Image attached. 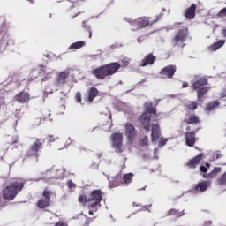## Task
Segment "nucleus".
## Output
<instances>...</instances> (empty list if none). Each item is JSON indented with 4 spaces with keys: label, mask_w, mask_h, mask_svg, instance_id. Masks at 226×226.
Wrapping results in <instances>:
<instances>
[{
    "label": "nucleus",
    "mask_w": 226,
    "mask_h": 226,
    "mask_svg": "<svg viewBox=\"0 0 226 226\" xmlns=\"http://www.w3.org/2000/svg\"><path fill=\"white\" fill-rule=\"evenodd\" d=\"M24 188V180L18 178L12 180L10 185H7L3 190V197L5 200H13L19 194V192H22Z\"/></svg>",
    "instance_id": "nucleus-1"
},
{
    "label": "nucleus",
    "mask_w": 226,
    "mask_h": 226,
    "mask_svg": "<svg viewBox=\"0 0 226 226\" xmlns=\"http://www.w3.org/2000/svg\"><path fill=\"white\" fill-rule=\"evenodd\" d=\"M121 68V64L119 63H112L107 65H103L97 69L92 71V73L99 79V80H103L105 77H109V75H114L117 70Z\"/></svg>",
    "instance_id": "nucleus-2"
},
{
    "label": "nucleus",
    "mask_w": 226,
    "mask_h": 226,
    "mask_svg": "<svg viewBox=\"0 0 226 226\" xmlns=\"http://www.w3.org/2000/svg\"><path fill=\"white\" fill-rule=\"evenodd\" d=\"M145 109L146 111L139 117V121L142 124L144 130L149 132L151 128V115L156 116V108L153 107L150 102H146Z\"/></svg>",
    "instance_id": "nucleus-3"
},
{
    "label": "nucleus",
    "mask_w": 226,
    "mask_h": 226,
    "mask_svg": "<svg viewBox=\"0 0 226 226\" xmlns=\"http://www.w3.org/2000/svg\"><path fill=\"white\" fill-rule=\"evenodd\" d=\"M188 38V28L184 27L181 28L175 35L174 39L172 40L173 47H185V41Z\"/></svg>",
    "instance_id": "nucleus-4"
},
{
    "label": "nucleus",
    "mask_w": 226,
    "mask_h": 226,
    "mask_svg": "<svg viewBox=\"0 0 226 226\" xmlns=\"http://www.w3.org/2000/svg\"><path fill=\"white\" fill-rule=\"evenodd\" d=\"M102 199H103V196L102 195V191H93L91 197L88 199V200L91 202L89 208L94 209V211H97L98 207H100L101 206L100 202H102Z\"/></svg>",
    "instance_id": "nucleus-5"
},
{
    "label": "nucleus",
    "mask_w": 226,
    "mask_h": 226,
    "mask_svg": "<svg viewBox=\"0 0 226 226\" xmlns=\"http://www.w3.org/2000/svg\"><path fill=\"white\" fill-rule=\"evenodd\" d=\"M125 137L127 139V144L132 146L135 142V139H137V129H135V125L132 124H125Z\"/></svg>",
    "instance_id": "nucleus-6"
},
{
    "label": "nucleus",
    "mask_w": 226,
    "mask_h": 226,
    "mask_svg": "<svg viewBox=\"0 0 226 226\" xmlns=\"http://www.w3.org/2000/svg\"><path fill=\"white\" fill-rule=\"evenodd\" d=\"M162 17V14L156 17L155 19L151 18H139L132 21V26H137V27H147V26H153L155 22H158V19Z\"/></svg>",
    "instance_id": "nucleus-7"
},
{
    "label": "nucleus",
    "mask_w": 226,
    "mask_h": 226,
    "mask_svg": "<svg viewBox=\"0 0 226 226\" xmlns=\"http://www.w3.org/2000/svg\"><path fill=\"white\" fill-rule=\"evenodd\" d=\"M111 146L116 153H121L123 150V134L116 132L111 136Z\"/></svg>",
    "instance_id": "nucleus-8"
},
{
    "label": "nucleus",
    "mask_w": 226,
    "mask_h": 226,
    "mask_svg": "<svg viewBox=\"0 0 226 226\" xmlns=\"http://www.w3.org/2000/svg\"><path fill=\"white\" fill-rule=\"evenodd\" d=\"M50 191H44L42 197L37 202V207L40 209H45V207H49V206H50Z\"/></svg>",
    "instance_id": "nucleus-9"
},
{
    "label": "nucleus",
    "mask_w": 226,
    "mask_h": 226,
    "mask_svg": "<svg viewBox=\"0 0 226 226\" xmlns=\"http://www.w3.org/2000/svg\"><path fill=\"white\" fill-rule=\"evenodd\" d=\"M162 137V129H160V124H153L151 126V140L153 144H156Z\"/></svg>",
    "instance_id": "nucleus-10"
},
{
    "label": "nucleus",
    "mask_w": 226,
    "mask_h": 226,
    "mask_svg": "<svg viewBox=\"0 0 226 226\" xmlns=\"http://www.w3.org/2000/svg\"><path fill=\"white\" fill-rule=\"evenodd\" d=\"M68 77H70V71L66 70L60 72L55 81V86H64V84H66V80H68Z\"/></svg>",
    "instance_id": "nucleus-11"
},
{
    "label": "nucleus",
    "mask_w": 226,
    "mask_h": 226,
    "mask_svg": "<svg viewBox=\"0 0 226 226\" xmlns=\"http://www.w3.org/2000/svg\"><path fill=\"white\" fill-rule=\"evenodd\" d=\"M64 174V169H60L58 170L56 167H53L51 170H48L46 172L47 178L46 179H50V177H55L56 179L61 178V177Z\"/></svg>",
    "instance_id": "nucleus-12"
},
{
    "label": "nucleus",
    "mask_w": 226,
    "mask_h": 226,
    "mask_svg": "<svg viewBox=\"0 0 226 226\" xmlns=\"http://www.w3.org/2000/svg\"><path fill=\"white\" fill-rule=\"evenodd\" d=\"M207 188H211V181H201L195 185L194 192L196 193H204L207 191Z\"/></svg>",
    "instance_id": "nucleus-13"
},
{
    "label": "nucleus",
    "mask_w": 226,
    "mask_h": 226,
    "mask_svg": "<svg viewBox=\"0 0 226 226\" xmlns=\"http://www.w3.org/2000/svg\"><path fill=\"white\" fill-rule=\"evenodd\" d=\"M204 154H200L199 155H196L192 159L189 160L186 165L189 169H197V166L200 163V162H202Z\"/></svg>",
    "instance_id": "nucleus-14"
},
{
    "label": "nucleus",
    "mask_w": 226,
    "mask_h": 226,
    "mask_svg": "<svg viewBox=\"0 0 226 226\" xmlns=\"http://www.w3.org/2000/svg\"><path fill=\"white\" fill-rule=\"evenodd\" d=\"M196 11L197 5L195 4H192L190 7L186 8L184 11V17H185V19H188L189 20H192V19H195Z\"/></svg>",
    "instance_id": "nucleus-15"
},
{
    "label": "nucleus",
    "mask_w": 226,
    "mask_h": 226,
    "mask_svg": "<svg viewBox=\"0 0 226 226\" xmlns=\"http://www.w3.org/2000/svg\"><path fill=\"white\" fill-rule=\"evenodd\" d=\"M174 73H176V66L174 65H169L161 71V75H162V77H168V79H171Z\"/></svg>",
    "instance_id": "nucleus-16"
},
{
    "label": "nucleus",
    "mask_w": 226,
    "mask_h": 226,
    "mask_svg": "<svg viewBox=\"0 0 226 226\" xmlns=\"http://www.w3.org/2000/svg\"><path fill=\"white\" fill-rule=\"evenodd\" d=\"M223 45H225V41L220 40L219 41L215 42L214 44L208 46L207 48V52H216V50H218V49H222Z\"/></svg>",
    "instance_id": "nucleus-17"
},
{
    "label": "nucleus",
    "mask_w": 226,
    "mask_h": 226,
    "mask_svg": "<svg viewBox=\"0 0 226 226\" xmlns=\"http://www.w3.org/2000/svg\"><path fill=\"white\" fill-rule=\"evenodd\" d=\"M156 61V56L152 54L147 55L141 62V66H148V64L153 65Z\"/></svg>",
    "instance_id": "nucleus-18"
},
{
    "label": "nucleus",
    "mask_w": 226,
    "mask_h": 226,
    "mask_svg": "<svg viewBox=\"0 0 226 226\" xmlns=\"http://www.w3.org/2000/svg\"><path fill=\"white\" fill-rule=\"evenodd\" d=\"M15 100L19 102V103H26L29 102V94L26 92H21L15 96Z\"/></svg>",
    "instance_id": "nucleus-19"
},
{
    "label": "nucleus",
    "mask_w": 226,
    "mask_h": 226,
    "mask_svg": "<svg viewBox=\"0 0 226 226\" xmlns=\"http://www.w3.org/2000/svg\"><path fill=\"white\" fill-rule=\"evenodd\" d=\"M45 142L42 139H36V141L32 145L31 151L32 154H36L38 151H40V147H41V145Z\"/></svg>",
    "instance_id": "nucleus-20"
},
{
    "label": "nucleus",
    "mask_w": 226,
    "mask_h": 226,
    "mask_svg": "<svg viewBox=\"0 0 226 226\" xmlns=\"http://www.w3.org/2000/svg\"><path fill=\"white\" fill-rule=\"evenodd\" d=\"M184 123H186V124H197L199 123V117L196 115H187Z\"/></svg>",
    "instance_id": "nucleus-21"
},
{
    "label": "nucleus",
    "mask_w": 226,
    "mask_h": 226,
    "mask_svg": "<svg viewBox=\"0 0 226 226\" xmlns=\"http://www.w3.org/2000/svg\"><path fill=\"white\" fill-rule=\"evenodd\" d=\"M167 216H176L177 218H181V216H185V210H177L175 208L170 209Z\"/></svg>",
    "instance_id": "nucleus-22"
},
{
    "label": "nucleus",
    "mask_w": 226,
    "mask_h": 226,
    "mask_svg": "<svg viewBox=\"0 0 226 226\" xmlns=\"http://www.w3.org/2000/svg\"><path fill=\"white\" fill-rule=\"evenodd\" d=\"M185 140L187 146L190 147H192V146L195 144V133L194 132H187L185 134Z\"/></svg>",
    "instance_id": "nucleus-23"
},
{
    "label": "nucleus",
    "mask_w": 226,
    "mask_h": 226,
    "mask_svg": "<svg viewBox=\"0 0 226 226\" xmlns=\"http://www.w3.org/2000/svg\"><path fill=\"white\" fill-rule=\"evenodd\" d=\"M221 172H222V168L216 167L212 170V172L207 175H204L203 177H205V179H213L216 177V176H218V174H220Z\"/></svg>",
    "instance_id": "nucleus-24"
},
{
    "label": "nucleus",
    "mask_w": 226,
    "mask_h": 226,
    "mask_svg": "<svg viewBox=\"0 0 226 226\" xmlns=\"http://www.w3.org/2000/svg\"><path fill=\"white\" fill-rule=\"evenodd\" d=\"M217 107H220V102L218 101H213L207 105L205 110L207 112H215Z\"/></svg>",
    "instance_id": "nucleus-25"
},
{
    "label": "nucleus",
    "mask_w": 226,
    "mask_h": 226,
    "mask_svg": "<svg viewBox=\"0 0 226 226\" xmlns=\"http://www.w3.org/2000/svg\"><path fill=\"white\" fill-rule=\"evenodd\" d=\"M206 84H207V79L201 78L192 84V88L199 89L200 87H202V86H206Z\"/></svg>",
    "instance_id": "nucleus-26"
},
{
    "label": "nucleus",
    "mask_w": 226,
    "mask_h": 226,
    "mask_svg": "<svg viewBox=\"0 0 226 226\" xmlns=\"http://www.w3.org/2000/svg\"><path fill=\"white\" fill-rule=\"evenodd\" d=\"M82 47H86V42L85 41H77L72 43L69 48L68 50H77L79 49H82Z\"/></svg>",
    "instance_id": "nucleus-27"
},
{
    "label": "nucleus",
    "mask_w": 226,
    "mask_h": 226,
    "mask_svg": "<svg viewBox=\"0 0 226 226\" xmlns=\"http://www.w3.org/2000/svg\"><path fill=\"white\" fill-rule=\"evenodd\" d=\"M98 89L91 87L88 90V102H93V100H94L96 96H98Z\"/></svg>",
    "instance_id": "nucleus-28"
},
{
    "label": "nucleus",
    "mask_w": 226,
    "mask_h": 226,
    "mask_svg": "<svg viewBox=\"0 0 226 226\" xmlns=\"http://www.w3.org/2000/svg\"><path fill=\"white\" fill-rule=\"evenodd\" d=\"M132 181H133V174L132 173L125 174L123 177L122 185H130Z\"/></svg>",
    "instance_id": "nucleus-29"
},
{
    "label": "nucleus",
    "mask_w": 226,
    "mask_h": 226,
    "mask_svg": "<svg viewBox=\"0 0 226 226\" xmlns=\"http://www.w3.org/2000/svg\"><path fill=\"white\" fill-rule=\"evenodd\" d=\"M207 91H209V87L199 88V90H198V100H200L206 94V93H207Z\"/></svg>",
    "instance_id": "nucleus-30"
},
{
    "label": "nucleus",
    "mask_w": 226,
    "mask_h": 226,
    "mask_svg": "<svg viewBox=\"0 0 226 226\" xmlns=\"http://www.w3.org/2000/svg\"><path fill=\"white\" fill-rule=\"evenodd\" d=\"M216 185L218 186H223V185H226V172L216 180Z\"/></svg>",
    "instance_id": "nucleus-31"
},
{
    "label": "nucleus",
    "mask_w": 226,
    "mask_h": 226,
    "mask_svg": "<svg viewBox=\"0 0 226 226\" xmlns=\"http://www.w3.org/2000/svg\"><path fill=\"white\" fill-rule=\"evenodd\" d=\"M185 107H187L189 110H197V102L189 101L186 102Z\"/></svg>",
    "instance_id": "nucleus-32"
},
{
    "label": "nucleus",
    "mask_w": 226,
    "mask_h": 226,
    "mask_svg": "<svg viewBox=\"0 0 226 226\" xmlns=\"http://www.w3.org/2000/svg\"><path fill=\"white\" fill-rule=\"evenodd\" d=\"M109 181V186H119V182H117V179H119V177L117 176V177H110L108 178Z\"/></svg>",
    "instance_id": "nucleus-33"
},
{
    "label": "nucleus",
    "mask_w": 226,
    "mask_h": 226,
    "mask_svg": "<svg viewBox=\"0 0 226 226\" xmlns=\"http://www.w3.org/2000/svg\"><path fill=\"white\" fill-rule=\"evenodd\" d=\"M8 144H11L13 146L14 144H17L19 142V138L17 136H12L11 138H7Z\"/></svg>",
    "instance_id": "nucleus-34"
},
{
    "label": "nucleus",
    "mask_w": 226,
    "mask_h": 226,
    "mask_svg": "<svg viewBox=\"0 0 226 226\" xmlns=\"http://www.w3.org/2000/svg\"><path fill=\"white\" fill-rule=\"evenodd\" d=\"M168 142H169V138L161 137L159 138L158 147H163V146H165Z\"/></svg>",
    "instance_id": "nucleus-35"
},
{
    "label": "nucleus",
    "mask_w": 226,
    "mask_h": 226,
    "mask_svg": "<svg viewBox=\"0 0 226 226\" xmlns=\"http://www.w3.org/2000/svg\"><path fill=\"white\" fill-rule=\"evenodd\" d=\"M66 185L68 186V188L71 192H74L75 188H77V185L75 183H73V181H72V180H68L66 182Z\"/></svg>",
    "instance_id": "nucleus-36"
},
{
    "label": "nucleus",
    "mask_w": 226,
    "mask_h": 226,
    "mask_svg": "<svg viewBox=\"0 0 226 226\" xmlns=\"http://www.w3.org/2000/svg\"><path fill=\"white\" fill-rule=\"evenodd\" d=\"M87 197H86V195L81 194L79 197V204H82L83 206H86V202H87Z\"/></svg>",
    "instance_id": "nucleus-37"
},
{
    "label": "nucleus",
    "mask_w": 226,
    "mask_h": 226,
    "mask_svg": "<svg viewBox=\"0 0 226 226\" xmlns=\"http://www.w3.org/2000/svg\"><path fill=\"white\" fill-rule=\"evenodd\" d=\"M216 17H218L219 19H222L223 17H226V7L222 9L217 14Z\"/></svg>",
    "instance_id": "nucleus-38"
},
{
    "label": "nucleus",
    "mask_w": 226,
    "mask_h": 226,
    "mask_svg": "<svg viewBox=\"0 0 226 226\" xmlns=\"http://www.w3.org/2000/svg\"><path fill=\"white\" fill-rule=\"evenodd\" d=\"M149 144V139H147V137H145L143 138L141 140H140V146L142 147H146V146H147Z\"/></svg>",
    "instance_id": "nucleus-39"
},
{
    "label": "nucleus",
    "mask_w": 226,
    "mask_h": 226,
    "mask_svg": "<svg viewBox=\"0 0 226 226\" xmlns=\"http://www.w3.org/2000/svg\"><path fill=\"white\" fill-rule=\"evenodd\" d=\"M210 167H211V165L208 162H207L205 164V166H200V172L206 173V172H207V169H209Z\"/></svg>",
    "instance_id": "nucleus-40"
},
{
    "label": "nucleus",
    "mask_w": 226,
    "mask_h": 226,
    "mask_svg": "<svg viewBox=\"0 0 226 226\" xmlns=\"http://www.w3.org/2000/svg\"><path fill=\"white\" fill-rule=\"evenodd\" d=\"M75 100H76L77 103H80V102H82V94H80V92H78L76 94Z\"/></svg>",
    "instance_id": "nucleus-41"
},
{
    "label": "nucleus",
    "mask_w": 226,
    "mask_h": 226,
    "mask_svg": "<svg viewBox=\"0 0 226 226\" xmlns=\"http://www.w3.org/2000/svg\"><path fill=\"white\" fill-rule=\"evenodd\" d=\"M58 139H59V137H57V136L49 135L48 137L49 142H55V140H58Z\"/></svg>",
    "instance_id": "nucleus-42"
},
{
    "label": "nucleus",
    "mask_w": 226,
    "mask_h": 226,
    "mask_svg": "<svg viewBox=\"0 0 226 226\" xmlns=\"http://www.w3.org/2000/svg\"><path fill=\"white\" fill-rule=\"evenodd\" d=\"M223 155L222 154L221 152H215V154H214V158L215 160H220V158H222Z\"/></svg>",
    "instance_id": "nucleus-43"
},
{
    "label": "nucleus",
    "mask_w": 226,
    "mask_h": 226,
    "mask_svg": "<svg viewBox=\"0 0 226 226\" xmlns=\"http://www.w3.org/2000/svg\"><path fill=\"white\" fill-rule=\"evenodd\" d=\"M122 63H123V66H128V64H130V58H124L122 60Z\"/></svg>",
    "instance_id": "nucleus-44"
},
{
    "label": "nucleus",
    "mask_w": 226,
    "mask_h": 226,
    "mask_svg": "<svg viewBox=\"0 0 226 226\" xmlns=\"http://www.w3.org/2000/svg\"><path fill=\"white\" fill-rule=\"evenodd\" d=\"M149 156H151V152L148 151L147 154L143 153V157L145 158V160H147Z\"/></svg>",
    "instance_id": "nucleus-45"
},
{
    "label": "nucleus",
    "mask_w": 226,
    "mask_h": 226,
    "mask_svg": "<svg viewBox=\"0 0 226 226\" xmlns=\"http://www.w3.org/2000/svg\"><path fill=\"white\" fill-rule=\"evenodd\" d=\"M45 94H52V89L46 88L44 90Z\"/></svg>",
    "instance_id": "nucleus-46"
},
{
    "label": "nucleus",
    "mask_w": 226,
    "mask_h": 226,
    "mask_svg": "<svg viewBox=\"0 0 226 226\" xmlns=\"http://www.w3.org/2000/svg\"><path fill=\"white\" fill-rule=\"evenodd\" d=\"M152 205H148V206H143L141 207L140 211H147V207H151Z\"/></svg>",
    "instance_id": "nucleus-47"
},
{
    "label": "nucleus",
    "mask_w": 226,
    "mask_h": 226,
    "mask_svg": "<svg viewBox=\"0 0 226 226\" xmlns=\"http://www.w3.org/2000/svg\"><path fill=\"white\" fill-rule=\"evenodd\" d=\"M55 226H68V224H66L65 222H59Z\"/></svg>",
    "instance_id": "nucleus-48"
},
{
    "label": "nucleus",
    "mask_w": 226,
    "mask_h": 226,
    "mask_svg": "<svg viewBox=\"0 0 226 226\" xmlns=\"http://www.w3.org/2000/svg\"><path fill=\"white\" fill-rule=\"evenodd\" d=\"M144 40H146V38H144V37L138 38V43H142V41H144Z\"/></svg>",
    "instance_id": "nucleus-49"
},
{
    "label": "nucleus",
    "mask_w": 226,
    "mask_h": 226,
    "mask_svg": "<svg viewBox=\"0 0 226 226\" xmlns=\"http://www.w3.org/2000/svg\"><path fill=\"white\" fill-rule=\"evenodd\" d=\"M211 223H213V222H211V221L205 222L206 226H209V225H211Z\"/></svg>",
    "instance_id": "nucleus-50"
},
{
    "label": "nucleus",
    "mask_w": 226,
    "mask_h": 226,
    "mask_svg": "<svg viewBox=\"0 0 226 226\" xmlns=\"http://www.w3.org/2000/svg\"><path fill=\"white\" fill-rule=\"evenodd\" d=\"M72 144V139L69 138L68 140L66 141V145L70 146Z\"/></svg>",
    "instance_id": "nucleus-51"
},
{
    "label": "nucleus",
    "mask_w": 226,
    "mask_h": 226,
    "mask_svg": "<svg viewBox=\"0 0 226 226\" xmlns=\"http://www.w3.org/2000/svg\"><path fill=\"white\" fill-rule=\"evenodd\" d=\"M133 206H134L135 207H140V204H139V203H137V202H134V203H133Z\"/></svg>",
    "instance_id": "nucleus-52"
},
{
    "label": "nucleus",
    "mask_w": 226,
    "mask_h": 226,
    "mask_svg": "<svg viewBox=\"0 0 226 226\" xmlns=\"http://www.w3.org/2000/svg\"><path fill=\"white\" fill-rule=\"evenodd\" d=\"M183 87H188V83H186V82L184 83V84H183Z\"/></svg>",
    "instance_id": "nucleus-53"
},
{
    "label": "nucleus",
    "mask_w": 226,
    "mask_h": 226,
    "mask_svg": "<svg viewBox=\"0 0 226 226\" xmlns=\"http://www.w3.org/2000/svg\"><path fill=\"white\" fill-rule=\"evenodd\" d=\"M88 215H93V210H90V211L88 212Z\"/></svg>",
    "instance_id": "nucleus-54"
},
{
    "label": "nucleus",
    "mask_w": 226,
    "mask_h": 226,
    "mask_svg": "<svg viewBox=\"0 0 226 226\" xmlns=\"http://www.w3.org/2000/svg\"><path fill=\"white\" fill-rule=\"evenodd\" d=\"M186 130H190V126H186Z\"/></svg>",
    "instance_id": "nucleus-55"
},
{
    "label": "nucleus",
    "mask_w": 226,
    "mask_h": 226,
    "mask_svg": "<svg viewBox=\"0 0 226 226\" xmlns=\"http://www.w3.org/2000/svg\"><path fill=\"white\" fill-rule=\"evenodd\" d=\"M109 131H110V129H107V130H106V132H109Z\"/></svg>",
    "instance_id": "nucleus-56"
},
{
    "label": "nucleus",
    "mask_w": 226,
    "mask_h": 226,
    "mask_svg": "<svg viewBox=\"0 0 226 226\" xmlns=\"http://www.w3.org/2000/svg\"><path fill=\"white\" fill-rule=\"evenodd\" d=\"M127 219H128V220H130V215H129V216H127Z\"/></svg>",
    "instance_id": "nucleus-57"
}]
</instances>
